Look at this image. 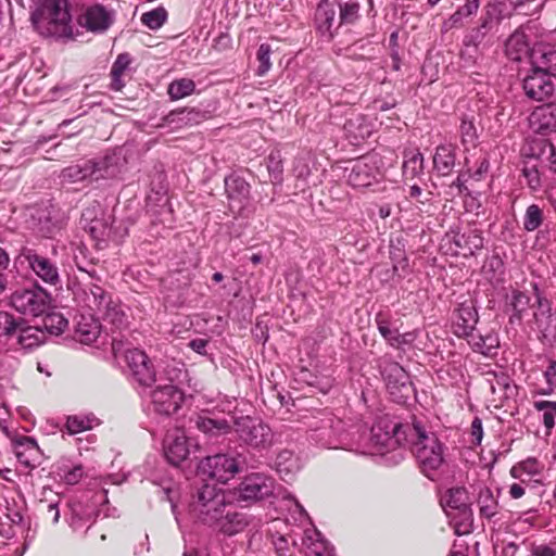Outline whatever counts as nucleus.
<instances>
[{
    "label": "nucleus",
    "mask_w": 556,
    "mask_h": 556,
    "mask_svg": "<svg viewBox=\"0 0 556 556\" xmlns=\"http://www.w3.org/2000/svg\"><path fill=\"white\" fill-rule=\"evenodd\" d=\"M392 432L397 443L403 440V444H410L421 473L434 480L444 464V445L435 433L428 432L419 422L395 424Z\"/></svg>",
    "instance_id": "f257e3e1"
},
{
    "label": "nucleus",
    "mask_w": 556,
    "mask_h": 556,
    "mask_svg": "<svg viewBox=\"0 0 556 556\" xmlns=\"http://www.w3.org/2000/svg\"><path fill=\"white\" fill-rule=\"evenodd\" d=\"M35 29L43 37H72L71 16L66 0H43L33 13Z\"/></svg>",
    "instance_id": "f03ea898"
},
{
    "label": "nucleus",
    "mask_w": 556,
    "mask_h": 556,
    "mask_svg": "<svg viewBox=\"0 0 556 556\" xmlns=\"http://www.w3.org/2000/svg\"><path fill=\"white\" fill-rule=\"evenodd\" d=\"M112 351L117 361L128 368L134 379L141 386L150 387L156 380V371L147 353L117 337L112 339Z\"/></svg>",
    "instance_id": "7ed1b4c3"
},
{
    "label": "nucleus",
    "mask_w": 556,
    "mask_h": 556,
    "mask_svg": "<svg viewBox=\"0 0 556 556\" xmlns=\"http://www.w3.org/2000/svg\"><path fill=\"white\" fill-rule=\"evenodd\" d=\"M440 504L446 516L454 522L455 533H469L472 528L473 513L469 495L464 486L447 489L440 498Z\"/></svg>",
    "instance_id": "20e7f679"
},
{
    "label": "nucleus",
    "mask_w": 556,
    "mask_h": 556,
    "mask_svg": "<svg viewBox=\"0 0 556 556\" xmlns=\"http://www.w3.org/2000/svg\"><path fill=\"white\" fill-rule=\"evenodd\" d=\"M228 502L223 490L215 485L204 484L199 489L192 503L193 510L203 523L215 526L225 513Z\"/></svg>",
    "instance_id": "39448f33"
},
{
    "label": "nucleus",
    "mask_w": 556,
    "mask_h": 556,
    "mask_svg": "<svg viewBox=\"0 0 556 556\" xmlns=\"http://www.w3.org/2000/svg\"><path fill=\"white\" fill-rule=\"evenodd\" d=\"M50 302L49 292L33 281L29 287L15 289L10 296L11 306L24 315H42Z\"/></svg>",
    "instance_id": "423d86ee"
},
{
    "label": "nucleus",
    "mask_w": 556,
    "mask_h": 556,
    "mask_svg": "<svg viewBox=\"0 0 556 556\" xmlns=\"http://www.w3.org/2000/svg\"><path fill=\"white\" fill-rule=\"evenodd\" d=\"M276 482L270 476L263 472L247 475L236 488L239 501L256 503L275 496Z\"/></svg>",
    "instance_id": "0eeeda50"
},
{
    "label": "nucleus",
    "mask_w": 556,
    "mask_h": 556,
    "mask_svg": "<svg viewBox=\"0 0 556 556\" xmlns=\"http://www.w3.org/2000/svg\"><path fill=\"white\" fill-rule=\"evenodd\" d=\"M233 431L241 442L253 448H266L271 443L270 428L250 416L233 418Z\"/></svg>",
    "instance_id": "6e6552de"
},
{
    "label": "nucleus",
    "mask_w": 556,
    "mask_h": 556,
    "mask_svg": "<svg viewBox=\"0 0 556 556\" xmlns=\"http://www.w3.org/2000/svg\"><path fill=\"white\" fill-rule=\"evenodd\" d=\"M199 471L219 483H226L241 469L239 456L229 453H217L206 456L199 464Z\"/></svg>",
    "instance_id": "1a4fd4ad"
},
{
    "label": "nucleus",
    "mask_w": 556,
    "mask_h": 556,
    "mask_svg": "<svg viewBox=\"0 0 556 556\" xmlns=\"http://www.w3.org/2000/svg\"><path fill=\"white\" fill-rule=\"evenodd\" d=\"M90 295L96 305L97 313L104 323L111 325L112 329L116 330L126 327L127 316L117 300H114L109 292L98 285L90 287Z\"/></svg>",
    "instance_id": "9d476101"
},
{
    "label": "nucleus",
    "mask_w": 556,
    "mask_h": 556,
    "mask_svg": "<svg viewBox=\"0 0 556 556\" xmlns=\"http://www.w3.org/2000/svg\"><path fill=\"white\" fill-rule=\"evenodd\" d=\"M15 261L21 264L27 263L28 268L47 285L56 286L61 282L56 264L33 248L22 247Z\"/></svg>",
    "instance_id": "9b49d317"
},
{
    "label": "nucleus",
    "mask_w": 556,
    "mask_h": 556,
    "mask_svg": "<svg viewBox=\"0 0 556 556\" xmlns=\"http://www.w3.org/2000/svg\"><path fill=\"white\" fill-rule=\"evenodd\" d=\"M114 176V168L108 159L99 161L88 160L83 164L71 165L62 170L63 179L70 182L81 181L87 178L92 180L106 179Z\"/></svg>",
    "instance_id": "f8f14e48"
},
{
    "label": "nucleus",
    "mask_w": 556,
    "mask_h": 556,
    "mask_svg": "<svg viewBox=\"0 0 556 556\" xmlns=\"http://www.w3.org/2000/svg\"><path fill=\"white\" fill-rule=\"evenodd\" d=\"M77 22L81 27L91 33H103L113 24L114 13L103 4L96 3L83 9L77 17Z\"/></svg>",
    "instance_id": "ddd939ff"
},
{
    "label": "nucleus",
    "mask_w": 556,
    "mask_h": 556,
    "mask_svg": "<svg viewBox=\"0 0 556 556\" xmlns=\"http://www.w3.org/2000/svg\"><path fill=\"white\" fill-rule=\"evenodd\" d=\"M382 376L386 380L387 389L394 401L401 402L403 399L408 397L412 391V383L409 382L408 374L399 363H389L384 367Z\"/></svg>",
    "instance_id": "4468645a"
},
{
    "label": "nucleus",
    "mask_w": 556,
    "mask_h": 556,
    "mask_svg": "<svg viewBox=\"0 0 556 556\" xmlns=\"http://www.w3.org/2000/svg\"><path fill=\"white\" fill-rule=\"evenodd\" d=\"M233 418L228 420L219 414L202 413L194 418V425L207 440L214 441L233 430Z\"/></svg>",
    "instance_id": "2eb2a0df"
},
{
    "label": "nucleus",
    "mask_w": 556,
    "mask_h": 556,
    "mask_svg": "<svg viewBox=\"0 0 556 556\" xmlns=\"http://www.w3.org/2000/svg\"><path fill=\"white\" fill-rule=\"evenodd\" d=\"M151 400L156 413L169 416L180 408L184 395L175 386L165 384L152 391Z\"/></svg>",
    "instance_id": "dca6fc26"
},
{
    "label": "nucleus",
    "mask_w": 556,
    "mask_h": 556,
    "mask_svg": "<svg viewBox=\"0 0 556 556\" xmlns=\"http://www.w3.org/2000/svg\"><path fill=\"white\" fill-rule=\"evenodd\" d=\"M13 453L17 460L25 467H35V463L41 454L37 441L28 435L14 432L9 437Z\"/></svg>",
    "instance_id": "f3484780"
},
{
    "label": "nucleus",
    "mask_w": 556,
    "mask_h": 556,
    "mask_svg": "<svg viewBox=\"0 0 556 556\" xmlns=\"http://www.w3.org/2000/svg\"><path fill=\"white\" fill-rule=\"evenodd\" d=\"M526 96L534 101H544L554 92L552 76L542 71H533L523 78Z\"/></svg>",
    "instance_id": "a211bd4d"
},
{
    "label": "nucleus",
    "mask_w": 556,
    "mask_h": 556,
    "mask_svg": "<svg viewBox=\"0 0 556 556\" xmlns=\"http://www.w3.org/2000/svg\"><path fill=\"white\" fill-rule=\"evenodd\" d=\"M336 15V8L328 0H321L317 4L314 15L315 27L319 35L327 41H331L338 31L337 28H332Z\"/></svg>",
    "instance_id": "6ab92c4d"
},
{
    "label": "nucleus",
    "mask_w": 556,
    "mask_h": 556,
    "mask_svg": "<svg viewBox=\"0 0 556 556\" xmlns=\"http://www.w3.org/2000/svg\"><path fill=\"white\" fill-rule=\"evenodd\" d=\"M530 124L540 135L556 132V103L549 102L536 106L530 115Z\"/></svg>",
    "instance_id": "aec40b11"
},
{
    "label": "nucleus",
    "mask_w": 556,
    "mask_h": 556,
    "mask_svg": "<svg viewBox=\"0 0 556 556\" xmlns=\"http://www.w3.org/2000/svg\"><path fill=\"white\" fill-rule=\"evenodd\" d=\"M535 311L533 312V320L539 332L544 337L552 336L556 330V319L552 314V303L539 294L535 288Z\"/></svg>",
    "instance_id": "412c9836"
},
{
    "label": "nucleus",
    "mask_w": 556,
    "mask_h": 556,
    "mask_svg": "<svg viewBox=\"0 0 556 556\" xmlns=\"http://www.w3.org/2000/svg\"><path fill=\"white\" fill-rule=\"evenodd\" d=\"M163 448L166 459L174 466L180 465L189 455L187 438L178 431L165 437Z\"/></svg>",
    "instance_id": "4be33fe9"
},
{
    "label": "nucleus",
    "mask_w": 556,
    "mask_h": 556,
    "mask_svg": "<svg viewBox=\"0 0 556 556\" xmlns=\"http://www.w3.org/2000/svg\"><path fill=\"white\" fill-rule=\"evenodd\" d=\"M205 119V113L197 109L182 108L173 110L162 118L161 126L174 128L188 127L200 124Z\"/></svg>",
    "instance_id": "5701e85b"
},
{
    "label": "nucleus",
    "mask_w": 556,
    "mask_h": 556,
    "mask_svg": "<svg viewBox=\"0 0 556 556\" xmlns=\"http://www.w3.org/2000/svg\"><path fill=\"white\" fill-rule=\"evenodd\" d=\"M478 323V314L472 306L460 305L453 321L454 333L458 338L475 339L473 330Z\"/></svg>",
    "instance_id": "b1692460"
},
{
    "label": "nucleus",
    "mask_w": 556,
    "mask_h": 556,
    "mask_svg": "<svg viewBox=\"0 0 556 556\" xmlns=\"http://www.w3.org/2000/svg\"><path fill=\"white\" fill-rule=\"evenodd\" d=\"M252 521V517L243 511H227L218 519L215 527L224 534L231 536L242 532Z\"/></svg>",
    "instance_id": "393cba45"
},
{
    "label": "nucleus",
    "mask_w": 556,
    "mask_h": 556,
    "mask_svg": "<svg viewBox=\"0 0 556 556\" xmlns=\"http://www.w3.org/2000/svg\"><path fill=\"white\" fill-rule=\"evenodd\" d=\"M505 53L511 61H521L526 56H530L531 49L527 35L521 30L513 33L505 43Z\"/></svg>",
    "instance_id": "a878e982"
},
{
    "label": "nucleus",
    "mask_w": 556,
    "mask_h": 556,
    "mask_svg": "<svg viewBox=\"0 0 556 556\" xmlns=\"http://www.w3.org/2000/svg\"><path fill=\"white\" fill-rule=\"evenodd\" d=\"M530 61L533 71H542L551 76H556V51L538 47L530 53Z\"/></svg>",
    "instance_id": "bb28decb"
},
{
    "label": "nucleus",
    "mask_w": 556,
    "mask_h": 556,
    "mask_svg": "<svg viewBox=\"0 0 556 556\" xmlns=\"http://www.w3.org/2000/svg\"><path fill=\"white\" fill-rule=\"evenodd\" d=\"M131 56L128 53H121L111 67V88L121 91L125 87V77L129 76Z\"/></svg>",
    "instance_id": "cd10ccee"
},
{
    "label": "nucleus",
    "mask_w": 556,
    "mask_h": 556,
    "mask_svg": "<svg viewBox=\"0 0 556 556\" xmlns=\"http://www.w3.org/2000/svg\"><path fill=\"white\" fill-rule=\"evenodd\" d=\"M477 504L481 518L491 520L500 511L498 500L490 488H482L479 491Z\"/></svg>",
    "instance_id": "c85d7f7f"
},
{
    "label": "nucleus",
    "mask_w": 556,
    "mask_h": 556,
    "mask_svg": "<svg viewBox=\"0 0 556 556\" xmlns=\"http://www.w3.org/2000/svg\"><path fill=\"white\" fill-rule=\"evenodd\" d=\"M434 168L441 176H447L455 166V152L451 146H439L433 155Z\"/></svg>",
    "instance_id": "c756f323"
},
{
    "label": "nucleus",
    "mask_w": 556,
    "mask_h": 556,
    "mask_svg": "<svg viewBox=\"0 0 556 556\" xmlns=\"http://www.w3.org/2000/svg\"><path fill=\"white\" fill-rule=\"evenodd\" d=\"M509 306L511 307V311H513V313L509 317V323L510 324H515V323L520 324L523 318V315L528 311V308L529 307L535 308L536 304H535V302L531 303L530 296L527 295L525 292L516 290L511 294Z\"/></svg>",
    "instance_id": "7c9ffc66"
},
{
    "label": "nucleus",
    "mask_w": 556,
    "mask_h": 556,
    "mask_svg": "<svg viewBox=\"0 0 556 556\" xmlns=\"http://www.w3.org/2000/svg\"><path fill=\"white\" fill-rule=\"evenodd\" d=\"M339 8V25L337 29L344 25H354L361 18V3L358 0H341Z\"/></svg>",
    "instance_id": "2f4dec72"
},
{
    "label": "nucleus",
    "mask_w": 556,
    "mask_h": 556,
    "mask_svg": "<svg viewBox=\"0 0 556 556\" xmlns=\"http://www.w3.org/2000/svg\"><path fill=\"white\" fill-rule=\"evenodd\" d=\"M375 323L381 337L388 344L394 349H399V329L391 327V318L387 313L379 312L375 316Z\"/></svg>",
    "instance_id": "473e14b6"
},
{
    "label": "nucleus",
    "mask_w": 556,
    "mask_h": 556,
    "mask_svg": "<svg viewBox=\"0 0 556 556\" xmlns=\"http://www.w3.org/2000/svg\"><path fill=\"white\" fill-rule=\"evenodd\" d=\"M544 466L535 457H527L515 465L509 470L511 478L536 477L542 473Z\"/></svg>",
    "instance_id": "72a5a7b5"
},
{
    "label": "nucleus",
    "mask_w": 556,
    "mask_h": 556,
    "mask_svg": "<svg viewBox=\"0 0 556 556\" xmlns=\"http://www.w3.org/2000/svg\"><path fill=\"white\" fill-rule=\"evenodd\" d=\"M488 375L491 376L488 381L490 383V390L494 395L493 400L503 402L509 396L508 392L511 390L509 377L504 372H489Z\"/></svg>",
    "instance_id": "f704fd0d"
},
{
    "label": "nucleus",
    "mask_w": 556,
    "mask_h": 556,
    "mask_svg": "<svg viewBox=\"0 0 556 556\" xmlns=\"http://www.w3.org/2000/svg\"><path fill=\"white\" fill-rule=\"evenodd\" d=\"M250 185L240 176L231 175L225 178V192L229 199L242 200L250 193Z\"/></svg>",
    "instance_id": "c9c22d12"
},
{
    "label": "nucleus",
    "mask_w": 556,
    "mask_h": 556,
    "mask_svg": "<svg viewBox=\"0 0 556 556\" xmlns=\"http://www.w3.org/2000/svg\"><path fill=\"white\" fill-rule=\"evenodd\" d=\"M98 424L99 421L96 417L73 415L67 416L64 427L68 434L74 435L91 430Z\"/></svg>",
    "instance_id": "e433bc0d"
},
{
    "label": "nucleus",
    "mask_w": 556,
    "mask_h": 556,
    "mask_svg": "<svg viewBox=\"0 0 556 556\" xmlns=\"http://www.w3.org/2000/svg\"><path fill=\"white\" fill-rule=\"evenodd\" d=\"M195 90V84L190 78H179L173 80L167 88V93L170 100H180L190 94Z\"/></svg>",
    "instance_id": "4c0bfd02"
},
{
    "label": "nucleus",
    "mask_w": 556,
    "mask_h": 556,
    "mask_svg": "<svg viewBox=\"0 0 556 556\" xmlns=\"http://www.w3.org/2000/svg\"><path fill=\"white\" fill-rule=\"evenodd\" d=\"M15 338L17 343L25 349L37 346L41 342L38 329L23 326L22 320H18V331Z\"/></svg>",
    "instance_id": "58836bf2"
},
{
    "label": "nucleus",
    "mask_w": 556,
    "mask_h": 556,
    "mask_svg": "<svg viewBox=\"0 0 556 556\" xmlns=\"http://www.w3.org/2000/svg\"><path fill=\"white\" fill-rule=\"evenodd\" d=\"M533 407L542 413V420L546 428V434H551L552 429L555 427L556 418V402L552 401H535Z\"/></svg>",
    "instance_id": "ea45409f"
},
{
    "label": "nucleus",
    "mask_w": 556,
    "mask_h": 556,
    "mask_svg": "<svg viewBox=\"0 0 556 556\" xmlns=\"http://www.w3.org/2000/svg\"><path fill=\"white\" fill-rule=\"evenodd\" d=\"M168 13L164 7H157L141 15V23L152 30L161 28L167 21Z\"/></svg>",
    "instance_id": "a19ab883"
},
{
    "label": "nucleus",
    "mask_w": 556,
    "mask_h": 556,
    "mask_svg": "<svg viewBox=\"0 0 556 556\" xmlns=\"http://www.w3.org/2000/svg\"><path fill=\"white\" fill-rule=\"evenodd\" d=\"M424 170V156L420 152H414L405 155L403 163V173L407 178H415Z\"/></svg>",
    "instance_id": "79ce46f5"
},
{
    "label": "nucleus",
    "mask_w": 556,
    "mask_h": 556,
    "mask_svg": "<svg viewBox=\"0 0 556 556\" xmlns=\"http://www.w3.org/2000/svg\"><path fill=\"white\" fill-rule=\"evenodd\" d=\"M543 211L536 204H531L527 207L523 217V229L531 232L536 230L543 223Z\"/></svg>",
    "instance_id": "37998d69"
},
{
    "label": "nucleus",
    "mask_w": 556,
    "mask_h": 556,
    "mask_svg": "<svg viewBox=\"0 0 556 556\" xmlns=\"http://www.w3.org/2000/svg\"><path fill=\"white\" fill-rule=\"evenodd\" d=\"M18 331V320L7 312H0V340L14 338Z\"/></svg>",
    "instance_id": "c03bdc74"
},
{
    "label": "nucleus",
    "mask_w": 556,
    "mask_h": 556,
    "mask_svg": "<svg viewBox=\"0 0 556 556\" xmlns=\"http://www.w3.org/2000/svg\"><path fill=\"white\" fill-rule=\"evenodd\" d=\"M303 544L306 548V556H333L332 548L324 540L306 538Z\"/></svg>",
    "instance_id": "a18cd8bd"
},
{
    "label": "nucleus",
    "mask_w": 556,
    "mask_h": 556,
    "mask_svg": "<svg viewBox=\"0 0 556 556\" xmlns=\"http://www.w3.org/2000/svg\"><path fill=\"white\" fill-rule=\"evenodd\" d=\"M76 334L80 342L85 344H90L96 341L100 334V326L96 321L88 323H79L77 326Z\"/></svg>",
    "instance_id": "49530a36"
},
{
    "label": "nucleus",
    "mask_w": 556,
    "mask_h": 556,
    "mask_svg": "<svg viewBox=\"0 0 556 556\" xmlns=\"http://www.w3.org/2000/svg\"><path fill=\"white\" fill-rule=\"evenodd\" d=\"M273 50L268 43H262L256 52V60L258 62L255 74L257 76H265L271 68L270 54Z\"/></svg>",
    "instance_id": "de8ad7c7"
},
{
    "label": "nucleus",
    "mask_w": 556,
    "mask_h": 556,
    "mask_svg": "<svg viewBox=\"0 0 556 556\" xmlns=\"http://www.w3.org/2000/svg\"><path fill=\"white\" fill-rule=\"evenodd\" d=\"M68 321L59 313L48 314L43 318L45 328L52 334H60L67 328Z\"/></svg>",
    "instance_id": "09e8293b"
},
{
    "label": "nucleus",
    "mask_w": 556,
    "mask_h": 556,
    "mask_svg": "<svg viewBox=\"0 0 556 556\" xmlns=\"http://www.w3.org/2000/svg\"><path fill=\"white\" fill-rule=\"evenodd\" d=\"M349 182L354 187L369 185L370 176L367 172V166L363 163H356L349 175Z\"/></svg>",
    "instance_id": "8fccbe9b"
},
{
    "label": "nucleus",
    "mask_w": 556,
    "mask_h": 556,
    "mask_svg": "<svg viewBox=\"0 0 556 556\" xmlns=\"http://www.w3.org/2000/svg\"><path fill=\"white\" fill-rule=\"evenodd\" d=\"M459 135L463 144L475 143V140L477 139V128L475 126L473 119H469L467 117L462 118Z\"/></svg>",
    "instance_id": "3c124183"
},
{
    "label": "nucleus",
    "mask_w": 556,
    "mask_h": 556,
    "mask_svg": "<svg viewBox=\"0 0 556 556\" xmlns=\"http://www.w3.org/2000/svg\"><path fill=\"white\" fill-rule=\"evenodd\" d=\"M469 343L472 344L476 351L486 354L488 351L497 345V340L491 336L482 337L475 334V339L471 338Z\"/></svg>",
    "instance_id": "603ef678"
},
{
    "label": "nucleus",
    "mask_w": 556,
    "mask_h": 556,
    "mask_svg": "<svg viewBox=\"0 0 556 556\" xmlns=\"http://www.w3.org/2000/svg\"><path fill=\"white\" fill-rule=\"evenodd\" d=\"M10 265V256L8 252L0 247V294L8 288V269Z\"/></svg>",
    "instance_id": "864d4df0"
},
{
    "label": "nucleus",
    "mask_w": 556,
    "mask_h": 556,
    "mask_svg": "<svg viewBox=\"0 0 556 556\" xmlns=\"http://www.w3.org/2000/svg\"><path fill=\"white\" fill-rule=\"evenodd\" d=\"M531 556H556V542L532 543L530 545Z\"/></svg>",
    "instance_id": "5fc2aeb1"
},
{
    "label": "nucleus",
    "mask_w": 556,
    "mask_h": 556,
    "mask_svg": "<svg viewBox=\"0 0 556 556\" xmlns=\"http://www.w3.org/2000/svg\"><path fill=\"white\" fill-rule=\"evenodd\" d=\"M523 176L527 179V184L529 188L536 191L541 187V178H540V172L535 165L533 166H526L523 168Z\"/></svg>",
    "instance_id": "6e6d98bb"
},
{
    "label": "nucleus",
    "mask_w": 556,
    "mask_h": 556,
    "mask_svg": "<svg viewBox=\"0 0 556 556\" xmlns=\"http://www.w3.org/2000/svg\"><path fill=\"white\" fill-rule=\"evenodd\" d=\"M470 443L473 446H478L481 444L483 439V427H482V420L479 417H475L471 421L470 426Z\"/></svg>",
    "instance_id": "4d7b16f0"
},
{
    "label": "nucleus",
    "mask_w": 556,
    "mask_h": 556,
    "mask_svg": "<svg viewBox=\"0 0 556 556\" xmlns=\"http://www.w3.org/2000/svg\"><path fill=\"white\" fill-rule=\"evenodd\" d=\"M463 238L471 253H473L475 250L483 248V238L478 230H470L468 231V235H464Z\"/></svg>",
    "instance_id": "13d9d810"
},
{
    "label": "nucleus",
    "mask_w": 556,
    "mask_h": 556,
    "mask_svg": "<svg viewBox=\"0 0 556 556\" xmlns=\"http://www.w3.org/2000/svg\"><path fill=\"white\" fill-rule=\"evenodd\" d=\"M84 475V468L81 466H75L65 473L64 480L67 484H76L81 480Z\"/></svg>",
    "instance_id": "bf43d9fd"
},
{
    "label": "nucleus",
    "mask_w": 556,
    "mask_h": 556,
    "mask_svg": "<svg viewBox=\"0 0 556 556\" xmlns=\"http://www.w3.org/2000/svg\"><path fill=\"white\" fill-rule=\"evenodd\" d=\"M10 419V412L7 406L0 407V429L9 438L15 431H11L8 427V421Z\"/></svg>",
    "instance_id": "052dcab7"
},
{
    "label": "nucleus",
    "mask_w": 556,
    "mask_h": 556,
    "mask_svg": "<svg viewBox=\"0 0 556 556\" xmlns=\"http://www.w3.org/2000/svg\"><path fill=\"white\" fill-rule=\"evenodd\" d=\"M546 382L551 388L556 389V361H551L547 368L544 371Z\"/></svg>",
    "instance_id": "680f3d73"
},
{
    "label": "nucleus",
    "mask_w": 556,
    "mask_h": 556,
    "mask_svg": "<svg viewBox=\"0 0 556 556\" xmlns=\"http://www.w3.org/2000/svg\"><path fill=\"white\" fill-rule=\"evenodd\" d=\"M508 494L513 500H519L526 494V486L521 483H513L509 485Z\"/></svg>",
    "instance_id": "e2e57ef3"
},
{
    "label": "nucleus",
    "mask_w": 556,
    "mask_h": 556,
    "mask_svg": "<svg viewBox=\"0 0 556 556\" xmlns=\"http://www.w3.org/2000/svg\"><path fill=\"white\" fill-rule=\"evenodd\" d=\"M207 345V340L197 338L189 342V346L199 354H205V348Z\"/></svg>",
    "instance_id": "0e129e2a"
},
{
    "label": "nucleus",
    "mask_w": 556,
    "mask_h": 556,
    "mask_svg": "<svg viewBox=\"0 0 556 556\" xmlns=\"http://www.w3.org/2000/svg\"><path fill=\"white\" fill-rule=\"evenodd\" d=\"M59 504L58 503H50L47 506L48 514L51 515V520L53 523H56L60 519V511H59Z\"/></svg>",
    "instance_id": "69168bd1"
},
{
    "label": "nucleus",
    "mask_w": 556,
    "mask_h": 556,
    "mask_svg": "<svg viewBox=\"0 0 556 556\" xmlns=\"http://www.w3.org/2000/svg\"><path fill=\"white\" fill-rule=\"evenodd\" d=\"M415 340L413 332L399 333V349L403 345L410 344Z\"/></svg>",
    "instance_id": "338daca9"
},
{
    "label": "nucleus",
    "mask_w": 556,
    "mask_h": 556,
    "mask_svg": "<svg viewBox=\"0 0 556 556\" xmlns=\"http://www.w3.org/2000/svg\"><path fill=\"white\" fill-rule=\"evenodd\" d=\"M421 194H422V190H421L420 187H418L416 185L410 187V189H409V197L412 199L417 200L420 203H425V200L421 199Z\"/></svg>",
    "instance_id": "774afa93"
}]
</instances>
